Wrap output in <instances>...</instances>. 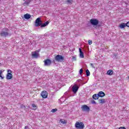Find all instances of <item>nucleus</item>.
<instances>
[{
  "instance_id": "12",
  "label": "nucleus",
  "mask_w": 129,
  "mask_h": 129,
  "mask_svg": "<svg viewBox=\"0 0 129 129\" xmlns=\"http://www.w3.org/2000/svg\"><path fill=\"white\" fill-rule=\"evenodd\" d=\"M6 78L7 80L12 79L13 78V75L11 73H8Z\"/></svg>"
},
{
  "instance_id": "3",
  "label": "nucleus",
  "mask_w": 129,
  "mask_h": 129,
  "mask_svg": "<svg viewBox=\"0 0 129 129\" xmlns=\"http://www.w3.org/2000/svg\"><path fill=\"white\" fill-rule=\"evenodd\" d=\"M90 23L92 26H97L99 24V20L97 19H91L90 20Z\"/></svg>"
},
{
  "instance_id": "8",
  "label": "nucleus",
  "mask_w": 129,
  "mask_h": 129,
  "mask_svg": "<svg viewBox=\"0 0 129 129\" xmlns=\"http://www.w3.org/2000/svg\"><path fill=\"white\" fill-rule=\"evenodd\" d=\"M41 96L42 98H47L48 97V93L46 91H43L41 92Z\"/></svg>"
},
{
  "instance_id": "22",
  "label": "nucleus",
  "mask_w": 129,
  "mask_h": 129,
  "mask_svg": "<svg viewBox=\"0 0 129 129\" xmlns=\"http://www.w3.org/2000/svg\"><path fill=\"white\" fill-rule=\"evenodd\" d=\"M86 74L87 76H90V72H89V70H87L86 71Z\"/></svg>"
},
{
  "instance_id": "36",
  "label": "nucleus",
  "mask_w": 129,
  "mask_h": 129,
  "mask_svg": "<svg viewBox=\"0 0 129 129\" xmlns=\"http://www.w3.org/2000/svg\"><path fill=\"white\" fill-rule=\"evenodd\" d=\"M80 80H78V81L79 82V81H80Z\"/></svg>"
},
{
  "instance_id": "21",
  "label": "nucleus",
  "mask_w": 129,
  "mask_h": 129,
  "mask_svg": "<svg viewBox=\"0 0 129 129\" xmlns=\"http://www.w3.org/2000/svg\"><path fill=\"white\" fill-rule=\"evenodd\" d=\"M60 121L63 124H64L65 123H67V121H66V120H65L63 119H60Z\"/></svg>"
},
{
  "instance_id": "33",
  "label": "nucleus",
  "mask_w": 129,
  "mask_h": 129,
  "mask_svg": "<svg viewBox=\"0 0 129 129\" xmlns=\"http://www.w3.org/2000/svg\"><path fill=\"white\" fill-rule=\"evenodd\" d=\"M3 72H4V71H3V70H0V75H2L3 74Z\"/></svg>"
},
{
  "instance_id": "27",
  "label": "nucleus",
  "mask_w": 129,
  "mask_h": 129,
  "mask_svg": "<svg viewBox=\"0 0 129 129\" xmlns=\"http://www.w3.org/2000/svg\"><path fill=\"white\" fill-rule=\"evenodd\" d=\"M52 112H56L57 111V110L56 109H53L51 110Z\"/></svg>"
},
{
  "instance_id": "14",
  "label": "nucleus",
  "mask_w": 129,
  "mask_h": 129,
  "mask_svg": "<svg viewBox=\"0 0 129 129\" xmlns=\"http://www.w3.org/2000/svg\"><path fill=\"white\" fill-rule=\"evenodd\" d=\"M24 17L25 19H26V20H29V19H31V15L29 14H26L24 15Z\"/></svg>"
},
{
  "instance_id": "28",
  "label": "nucleus",
  "mask_w": 129,
  "mask_h": 129,
  "mask_svg": "<svg viewBox=\"0 0 129 129\" xmlns=\"http://www.w3.org/2000/svg\"><path fill=\"white\" fill-rule=\"evenodd\" d=\"M24 107H26L24 105L21 104L20 105V108H23Z\"/></svg>"
},
{
  "instance_id": "20",
  "label": "nucleus",
  "mask_w": 129,
  "mask_h": 129,
  "mask_svg": "<svg viewBox=\"0 0 129 129\" xmlns=\"http://www.w3.org/2000/svg\"><path fill=\"white\" fill-rule=\"evenodd\" d=\"M98 101H99L100 103H105V99H99Z\"/></svg>"
},
{
  "instance_id": "30",
  "label": "nucleus",
  "mask_w": 129,
  "mask_h": 129,
  "mask_svg": "<svg viewBox=\"0 0 129 129\" xmlns=\"http://www.w3.org/2000/svg\"><path fill=\"white\" fill-rule=\"evenodd\" d=\"M72 60H74V61L76 60V57L75 56H73Z\"/></svg>"
},
{
  "instance_id": "9",
  "label": "nucleus",
  "mask_w": 129,
  "mask_h": 129,
  "mask_svg": "<svg viewBox=\"0 0 129 129\" xmlns=\"http://www.w3.org/2000/svg\"><path fill=\"white\" fill-rule=\"evenodd\" d=\"M79 89V87L76 85H74L72 88V91L74 92V93H76L77 91H78V89Z\"/></svg>"
},
{
  "instance_id": "17",
  "label": "nucleus",
  "mask_w": 129,
  "mask_h": 129,
  "mask_svg": "<svg viewBox=\"0 0 129 129\" xmlns=\"http://www.w3.org/2000/svg\"><path fill=\"white\" fill-rule=\"evenodd\" d=\"M107 74L108 75H112V74H113V71L111 70H109L107 71Z\"/></svg>"
},
{
  "instance_id": "25",
  "label": "nucleus",
  "mask_w": 129,
  "mask_h": 129,
  "mask_svg": "<svg viewBox=\"0 0 129 129\" xmlns=\"http://www.w3.org/2000/svg\"><path fill=\"white\" fill-rule=\"evenodd\" d=\"M88 42L89 45H91L92 44V40H89Z\"/></svg>"
},
{
  "instance_id": "31",
  "label": "nucleus",
  "mask_w": 129,
  "mask_h": 129,
  "mask_svg": "<svg viewBox=\"0 0 129 129\" xmlns=\"http://www.w3.org/2000/svg\"><path fill=\"white\" fill-rule=\"evenodd\" d=\"M126 27H128L129 28V21L126 23Z\"/></svg>"
},
{
  "instance_id": "6",
  "label": "nucleus",
  "mask_w": 129,
  "mask_h": 129,
  "mask_svg": "<svg viewBox=\"0 0 129 129\" xmlns=\"http://www.w3.org/2000/svg\"><path fill=\"white\" fill-rule=\"evenodd\" d=\"M81 109L82 111H87L88 112L90 110V108L87 105H84L81 106Z\"/></svg>"
},
{
  "instance_id": "7",
  "label": "nucleus",
  "mask_w": 129,
  "mask_h": 129,
  "mask_svg": "<svg viewBox=\"0 0 129 129\" xmlns=\"http://www.w3.org/2000/svg\"><path fill=\"white\" fill-rule=\"evenodd\" d=\"M44 66H50L52 64V61L49 59H46L44 61Z\"/></svg>"
},
{
  "instance_id": "19",
  "label": "nucleus",
  "mask_w": 129,
  "mask_h": 129,
  "mask_svg": "<svg viewBox=\"0 0 129 129\" xmlns=\"http://www.w3.org/2000/svg\"><path fill=\"white\" fill-rule=\"evenodd\" d=\"M31 106L33 107V110H36V109H37V105L35 104H32Z\"/></svg>"
},
{
  "instance_id": "26",
  "label": "nucleus",
  "mask_w": 129,
  "mask_h": 129,
  "mask_svg": "<svg viewBox=\"0 0 129 129\" xmlns=\"http://www.w3.org/2000/svg\"><path fill=\"white\" fill-rule=\"evenodd\" d=\"M0 77H1V79H4L5 78V76H4L3 75H0Z\"/></svg>"
},
{
  "instance_id": "37",
  "label": "nucleus",
  "mask_w": 129,
  "mask_h": 129,
  "mask_svg": "<svg viewBox=\"0 0 129 129\" xmlns=\"http://www.w3.org/2000/svg\"><path fill=\"white\" fill-rule=\"evenodd\" d=\"M128 79H129V76L127 77Z\"/></svg>"
},
{
  "instance_id": "34",
  "label": "nucleus",
  "mask_w": 129,
  "mask_h": 129,
  "mask_svg": "<svg viewBox=\"0 0 129 129\" xmlns=\"http://www.w3.org/2000/svg\"><path fill=\"white\" fill-rule=\"evenodd\" d=\"M90 65L93 68H94V65H93V63H90Z\"/></svg>"
},
{
  "instance_id": "13",
  "label": "nucleus",
  "mask_w": 129,
  "mask_h": 129,
  "mask_svg": "<svg viewBox=\"0 0 129 129\" xmlns=\"http://www.w3.org/2000/svg\"><path fill=\"white\" fill-rule=\"evenodd\" d=\"M79 52L81 58H84V54L83 53V52H82L81 48H79Z\"/></svg>"
},
{
  "instance_id": "35",
  "label": "nucleus",
  "mask_w": 129,
  "mask_h": 129,
  "mask_svg": "<svg viewBox=\"0 0 129 129\" xmlns=\"http://www.w3.org/2000/svg\"><path fill=\"white\" fill-rule=\"evenodd\" d=\"M119 129H126V128L125 127H120L119 128Z\"/></svg>"
},
{
  "instance_id": "11",
  "label": "nucleus",
  "mask_w": 129,
  "mask_h": 129,
  "mask_svg": "<svg viewBox=\"0 0 129 129\" xmlns=\"http://www.w3.org/2000/svg\"><path fill=\"white\" fill-rule=\"evenodd\" d=\"M98 95L99 97H104V96H105V94L102 91H100L98 93Z\"/></svg>"
},
{
  "instance_id": "2",
  "label": "nucleus",
  "mask_w": 129,
  "mask_h": 129,
  "mask_svg": "<svg viewBox=\"0 0 129 129\" xmlns=\"http://www.w3.org/2000/svg\"><path fill=\"white\" fill-rule=\"evenodd\" d=\"M10 35L9 34V29L8 28H4L0 32V35L1 37H8Z\"/></svg>"
},
{
  "instance_id": "24",
  "label": "nucleus",
  "mask_w": 129,
  "mask_h": 129,
  "mask_svg": "<svg viewBox=\"0 0 129 129\" xmlns=\"http://www.w3.org/2000/svg\"><path fill=\"white\" fill-rule=\"evenodd\" d=\"M83 72V70L82 69H81L79 72L80 75H82Z\"/></svg>"
},
{
  "instance_id": "16",
  "label": "nucleus",
  "mask_w": 129,
  "mask_h": 129,
  "mask_svg": "<svg viewBox=\"0 0 129 129\" xmlns=\"http://www.w3.org/2000/svg\"><path fill=\"white\" fill-rule=\"evenodd\" d=\"M125 27H126V23H121L119 25V28H120V29H123Z\"/></svg>"
},
{
  "instance_id": "15",
  "label": "nucleus",
  "mask_w": 129,
  "mask_h": 129,
  "mask_svg": "<svg viewBox=\"0 0 129 129\" xmlns=\"http://www.w3.org/2000/svg\"><path fill=\"white\" fill-rule=\"evenodd\" d=\"M92 97L95 100H96L98 99V98H99V96H98V94H96L93 95Z\"/></svg>"
},
{
  "instance_id": "32",
  "label": "nucleus",
  "mask_w": 129,
  "mask_h": 129,
  "mask_svg": "<svg viewBox=\"0 0 129 129\" xmlns=\"http://www.w3.org/2000/svg\"><path fill=\"white\" fill-rule=\"evenodd\" d=\"M8 73H10V74H12V71L11 70H9L8 71Z\"/></svg>"
},
{
  "instance_id": "4",
  "label": "nucleus",
  "mask_w": 129,
  "mask_h": 129,
  "mask_svg": "<svg viewBox=\"0 0 129 129\" xmlns=\"http://www.w3.org/2000/svg\"><path fill=\"white\" fill-rule=\"evenodd\" d=\"M75 127L78 129L84 128V124L82 122H76Z\"/></svg>"
},
{
  "instance_id": "1",
  "label": "nucleus",
  "mask_w": 129,
  "mask_h": 129,
  "mask_svg": "<svg viewBox=\"0 0 129 129\" xmlns=\"http://www.w3.org/2000/svg\"><path fill=\"white\" fill-rule=\"evenodd\" d=\"M35 25V27H39L40 26L41 28H44V27H46L49 25V21H47L42 24V21H41L40 18H38L36 20Z\"/></svg>"
},
{
  "instance_id": "5",
  "label": "nucleus",
  "mask_w": 129,
  "mask_h": 129,
  "mask_svg": "<svg viewBox=\"0 0 129 129\" xmlns=\"http://www.w3.org/2000/svg\"><path fill=\"white\" fill-rule=\"evenodd\" d=\"M55 60L57 62H63L64 61V56L61 55H57L55 57Z\"/></svg>"
},
{
  "instance_id": "10",
  "label": "nucleus",
  "mask_w": 129,
  "mask_h": 129,
  "mask_svg": "<svg viewBox=\"0 0 129 129\" xmlns=\"http://www.w3.org/2000/svg\"><path fill=\"white\" fill-rule=\"evenodd\" d=\"M32 57L33 58H38L39 57V53L36 51H33L32 52Z\"/></svg>"
},
{
  "instance_id": "23",
  "label": "nucleus",
  "mask_w": 129,
  "mask_h": 129,
  "mask_svg": "<svg viewBox=\"0 0 129 129\" xmlns=\"http://www.w3.org/2000/svg\"><path fill=\"white\" fill-rule=\"evenodd\" d=\"M66 3H67V4H72L73 0H66Z\"/></svg>"
},
{
  "instance_id": "29",
  "label": "nucleus",
  "mask_w": 129,
  "mask_h": 129,
  "mask_svg": "<svg viewBox=\"0 0 129 129\" xmlns=\"http://www.w3.org/2000/svg\"><path fill=\"white\" fill-rule=\"evenodd\" d=\"M92 103L93 104H96V102H95V101H94V100H92Z\"/></svg>"
},
{
  "instance_id": "18",
  "label": "nucleus",
  "mask_w": 129,
  "mask_h": 129,
  "mask_svg": "<svg viewBox=\"0 0 129 129\" xmlns=\"http://www.w3.org/2000/svg\"><path fill=\"white\" fill-rule=\"evenodd\" d=\"M30 3H31V0H26L24 2V5H25L26 6H28Z\"/></svg>"
}]
</instances>
